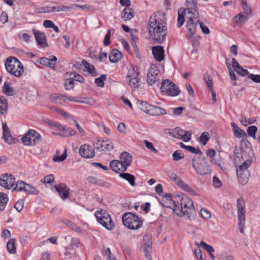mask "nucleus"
Masks as SVG:
<instances>
[{"label":"nucleus","mask_w":260,"mask_h":260,"mask_svg":"<svg viewBox=\"0 0 260 260\" xmlns=\"http://www.w3.org/2000/svg\"><path fill=\"white\" fill-rule=\"evenodd\" d=\"M167 24L166 16L163 12L154 13L149 18L148 31L151 37L159 43L165 39Z\"/></svg>","instance_id":"obj_1"},{"label":"nucleus","mask_w":260,"mask_h":260,"mask_svg":"<svg viewBox=\"0 0 260 260\" xmlns=\"http://www.w3.org/2000/svg\"><path fill=\"white\" fill-rule=\"evenodd\" d=\"M181 208L174 202L172 209L173 212L179 217L186 216L190 218L195 213V209L192 200L187 196L182 197L180 200Z\"/></svg>","instance_id":"obj_2"},{"label":"nucleus","mask_w":260,"mask_h":260,"mask_svg":"<svg viewBox=\"0 0 260 260\" xmlns=\"http://www.w3.org/2000/svg\"><path fill=\"white\" fill-rule=\"evenodd\" d=\"M5 66L7 72L15 77H20L24 71L22 63L17 58L13 56L7 58Z\"/></svg>","instance_id":"obj_3"},{"label":"nucleus","mask_w":260,"mask_h":260,"mask_svg":"<svg viewBox=\"0 0 260 260\" xmlns=\"http://www.w3.org/2000/svg\"><path fill=\"white\" fill-rule=\"evenodd\" d=\"M123 225L132 230H136L141 228L143 220L141 217L132 212L125 213L122 216Z\"/></svg>","instance_id":"obj_4"},{"label":"nucleus","mask_w":260,"mask_h":260,"mask_svg":"<svg viewBox=\"0 0 260 260\" xmlns=\"http://www.w3.org/2000/svg\"><path fill=\"white\" fill-rule=\"evenodd\" d=\"M94 215L97 221L106 229L112 231L115 228V223L112 221L110 215L104 209L96 211Z\"/></svg>","instance_id":"obj_5"},{"label":"nucleus","mask_w":260,"mask_h":260,"mask_svg":"<svg viewBox=\"0 0 260 260\" xmlns=\"http://www.w3.org/2000/svg\"><path fill=\"white\" fill-rule=\"evenodd\" d=\"M160 91L162 95L168 96H176L180 93L178 87L169 79H166L162 81Z\"/></svg>","instance_id":"obj_6"},{"label":"nucleus","mask_w":260,"mask_h":260,"mask_svg":"<svg viewBox=\"0 0 260 260\" xmlns=\"http://www.w3.org/2000/svg\"><path fill=\"white\" fill-rule=\"evenodd\" d=\"M41 139V135L33 129H29L21 138L22 143L25 146H34L39 143Z\"/></svg>","instance_id":"obj_7"},{"label":"nucleus","mask_w":260,"mask_h":260,"mask_svg":"<svg viewBox=\"0 0 260 260\" xmlns=\"http://www.w3.org/2000/svg\"><path fill=\"white\" fill-rule=\"evenodd\" d=\"M140 76L138 69L136 67H133L127 73L126 80L132 88H136L140 86Z\"/></svg>","instance_id":"obj_8"},{"label":"nucleus","mask_w":260,"mask_h":260,"mask_svg":"<svg viewBox=\"0 0 260 260\" xmlns=\"http://www.w3.org/2000/svg\"><path fill=\"white\" fill-rule=\"evenodd\" d=\"M192 165L198 174L205 175L210 174L211 172L209 165L205 160L199 157L194 158L192 161Z\"/></svg>","instance_id":"obj_9"},{"label":"nucleus","mask_w":260,"mask_h":260,"mask_svg":"<svg viewBox=\"0 0 260 260\" xmlns=\"http://www.w3.org/2000/svg\"><path fill=\"white\" fill-rule=\"evenodd\" d=\"M251 164L250 159H247L243 161L242 164L237 168V175L238 178V181L242 185H245L248 181L247 177H243L244 172L250 167Z\"/></svg>","instance_id":"obj_10"},{"label":"nucleus","mask_w":260,"mask_h":260,"mask_svg":"<svg viewBox=\"0 0 260 260\" xmlns=\"http://www.w3.org/2000/svg\"><path fill=\"white\" fill-rule=\"evenodd\" d=\"M170 134L173 137L176 139H180L184 142L189 141L191 137L190 131H185L179 127H176L172 129L170 132Z\"/></svg>","instance_id":"obj_11"},{"label":"nucleus","mask_w":260,"mask_h":260,"mask_svg":"<svg viewBox=\"0 0 260 260\" xmlns=\"http://www.w3.org/2000/svg\"><path fill=\"white\" fill-rule=\"evenodd\" d=\"M15 182V178L11 174H4L0 178V185L8 189L13 188Z\"/></svg>","instance_id":"obj_12"},{"label":"nucleus","mask_w":260,"mask_h":260,"mask_svg":"<svg viewBox=\"0 0 260 260\" xmlns=\"http://www.w3.org/2000/svg\"><path fill=\"white\" fill-rule=\"evenodd\" d=\"M32 31L37 44L42 48L48 47L49 45L45 33L35 28H33Z\"/></svg>","instance_id":"obj_13"},{"label":"nucleus","mask_w":260,"mask_h":260,"mask_svg":"<svg viewBox=\"0 0 260 260\" xmlns=\"http://www.w3.org/2000/svg\"><path fill=\"white\" fill-rule=\"evenodd\" d=\"M159 72L154 67H151L147 73V81L149 85L158 82L160 80Z\"/></svg>","instance_id":"obj_14"},{"label":"nucleus","mask_w":260,"mask_h":260,"mask_svg":"<svg viewBox=\"0 0 260 260\" xmlns=\"http://www.w3.org/2000/svg\"><path fill=\"white\" fill-rule=\"evenodd\" d=\"M152 242L148 235H145L141 246V250L145 253L146 257L148 258L152 251Z\"/></svg>","instance_id":"obj_15"},{"label":"nucleus","mask_w":260,"mask_h":260,"mask_svg":"<svg viewBox=\"0 0 260 260\" xmlns=\"http://www.w3.org/2000/svg\"><path fill=\"white\" fill-rule=\"evenodd\" d=\"M237 208L238 220L240 223L245 220V201L242 197L239 198L237 201Z\"/></svg>","instance_id":"obj_16"},{"label":"nucleus","mask_w":260,"mask_h":260,"mask_svg":"<svg viewBox=\"0 0 260 260\" xmlns=\"http://www.w3.org/2000/svg\"><path fill=\"white\" fill-rule=\"evenodd\" d=\"M54 187L63 200H66L69 197L70 189L65 183H59L55 185Z\"/></svg>","instance_id":"obj_17"},{"label":"nucleus","mask_w":260,"mask_h":260,"mask_svg":"<svg viewBox=\"0 0 260 260\" xmlns=\"http://www.w3.org/2000/svg\"><path fill=\"white\" fill-rule=\"evenodd\" d=\"M95 147L100 151H110L113 149V145L112 142L109 140H98Z\"/></svg>","instance_id":"obj_18"},{"label":"nucleus","mask_w":260,"mask_h":260,"mask_svg":"<svg viewBox=\"0 0 260 260\" xmlns=\"http://www.w3.org/2000/svg\"><path fill=\"white\" fill-rule=\"evenodd\" d=\"M79 153L83 157L92 158L95 155L93 148L89 145H82L79 149Z\"/></svg>","instance_id":"obj_19"},{"label":"nucleus","mask_w":260,"mask_h":260,"mask_svg":"<svg viewBox=\"0 0 260 260\" xmlns=\"http://www.w3.org/2000/svg\"><path fill=\"white\" fill-rule=\"evenodd\" d=\"M110 168L113 171L117 173H123L127 169L122 162L120 161L119 159L111 161Z\"/></svg>","instance_id":"obj_20"},{"label":"nucleus","mask_w":260,"mask_h":260,"mask_svg":"<svg viewBox=\"0 0 260 260\" xmlns=\"http://www.w3.org/2000/svg\"><path fill=\"white\" fill-rule=\"evenodd\" d=\"M184 14L188 21H196L199 22V13L196 8L190 9L186 8L183 11Z\"/></svg>","instance_id":"obj_21"},{"label":"nucleus","mask_w":260,"mask_h":260,"mask_svg":"<svg viewBox=\"0 0 260 260\" xmlns=\"http://www.w3.org/2000/svg\"><path fill=\"white\" fill-rule=\"evenodd\" d=\"M152 54L157 61H161L165 58V51L162 46H157L152 47Z\"/></svg>","instance_id":"obj_22"},{"label":"nucleus","mask_w":260,"mask_h":260,"mask_svg":"<svg viewBox=\"0 0 260 260\" xmlns=\"http://www.w3.org/2000/svg\"><path fill=\"white\" fill-rule=\"evenodd\" d=\"M56 60V57L55 56L52 55L49 58L45 57H40L38 60V62L42 65L53 69L55 67Z\"/></svg>","instance_id":"obj_23"},{"label":"nucleus","mask_w":260,"mask_h":260,"mask_svg":"<svg viewBox=\"0 0 260 260\" xmlns=\"http://www.w3.org/2000/svg\"><path fill=\"white\" fill-rule=\"evenodd\" d=\"M68 99L67 94L52 93L50 95V99L51 101L54 103L58 105H63L66 102Z\"/></svg>","instance_id":"obj_24"},{"label":"nucleus","mask_w":260,"mask_h":260,"mask_svg":"<svg viewBox=\"0 0 260 260\" xmlns=\"http://www.w3.org/2000/svg\"><path fill=\"white\" fill-rule=\"evenodd\" d=\"M2 127L3 130V138L4 139V141L9 144L14 143V138L11 134L10 131L7 123L6 122H3L2 124Z\"/></svg>","instance_id":"obj_25"},{"label":"nucleus","mask_w":260,"mask_h":260,"mask_svg":"<svg viewBox=\"0 0 260 260\" xmlns=\"http://www.w3.org/2000/svg\"><path fill=\"white\" fill-rule=\"evenodd\" d=\"M170 178L171 180L174 181L179 187H180L184 190L187 192H190L192 190L191 188L188 185L186 184L184 181H183L176 175H172Z\"/></svg>","instance_id":"obj_26"},{"label":"nucleus","mask_w":260,"mask_h":260,"mask_svg":"<svg viewBox=\"0 0 260 260\" xmlns=\"http://www.w3.org/2000/svg\"><path fill=\"white\" fill-rule=\"evenodd\" d=\"M132 158V155L130 153L123 151L120 154L119 159L127 168L131 164Z\"/></svg>","instance_id":"obj_27"},{"label":"nucleus","mask_w":260,"mask_h":260,"mask_svg":"<svg viewBox=\"0 0 260 260\" xmlns=\"http://www.w3.org/2000/svg\"><path fill=\"white\" fill-rule=\"evenodd\" d=\"M166 113L167 112L164 109L151 105L147 114L151 116H159L165 115Z\"/></svg>","instance_id":"obj_28"},{"label":"nucleus","mask_w":260,"mask_h":260,"mask_svg":"<svg viewBox=\"0 0 260 260\" xmlns=\"http://www.w3.org/2000/svg\"><path fill=\"white\" fill-rule=\"evenodd\" d=\"M231 125L232 127L234 135L236 138L240 139L246 137L247 135L245 131L240 128L235 122H231Z\"/></svg>","instance_id":"obj_29"},{"label":"nucleus","mask_w":260,"mask_h":260,"mask_svg":"<svg viewBox=\"0 0 260 260\" xmlns=\"http://www.w3.org/2000/svg\"><path fill=\"white\" fill-rule=\"evenodd\" d=\"M186 38L190 42V43L192 46V51L195 53H197L198 52V48L200 44V40L201 39V37L199 36H191Z\"/></svg>","instance_id":"obj_30"},{"label":"nucleus","mask_w":260,"mask_h":260,"mask_svg":"<svg viewBox=\"0 0 260 260\" xmlns=\"http://www.w3.org/2000/svg\"><path fill=\"white\" fill-rule=\"evenodd\" d=\"M199 22H196V21H187L186 23V29H187V34L186 35V37H189L191 36H193L195 34L197 28V25Z\"/></svg>","instance_id":"obj_31"},{"label":"nucleus","mask_w":260,"mask_h":260,"mask_svg":"<svg viewBox=\"0 0 260 260\" xmlns=\"http://www.w3.org/2000/svg\"><path fill=\"white\" fill-rule=\"evenodd\" d=\"M50 109L56 114L62 116L66 119H73V116L69 113L64 111L63 109L58 108L54 106L50 107Z\"/></svg>","instance_id":"obj_32"},{"label":"nucleus","mask_w":260,"mask_h":260,"mask_svg":"<svg viewBox=\"0 0 260 260\" xmlns=\"http://www.w3.org/2000/svg\"><path fill=\"white\" fill-rule=\"evenodd\" d=\"M248 19V17L244 15L242 12H240L237 16L234 17L233 22L239 26H242Z\"/></svg>","instance_id":"obj_33"},{"label":"nucleus","mask_w":260,"mask_h":260,"mask_svg":"<svg viewBox=\"0 0 260 260\" xmlns=\"http://www.w3.org/2000/svg\"><path fill=\"white\" fill-rule=\"evenodd\" d=\"M122 54L117 49H113L109 56V60L111 62H117L121 58Z\"/></svg>","instance_id":"obj_34"},{"label":"nucleus","mask_w":260,"mask_h":260,"mask_svg":"<svg viewBox=\"0 0 260 260\" xmlns=\"http://www.w3.org/2000/svg\"><path fill=\"white\" fill-rule=\"evenodd\" d=\"M119 177L126 180L131 186H134L135 185L136 178L133 175L123 172L120 173Z\"/></svg>","instance_id":"obj_35"},{"label":"nucleus","mask_w":260,"mask_h":260,"mask_svg":"<svg viewBox=\"0 0 260 260\" xmlns=\"http://www.w3.org/2000/svg\"><path fill=\"white\" fill-rule=\"evenodd\" d=\"M82 65L84 67V70L87 71L89 74H91L93 76H96L97 74L94 66L85 60H83Z\"/></svg>","instance_id":"obj_36"},{"label":"nucleus","mask_w":260,"mask_h":260,"mask_svg":"<svg viewBox=\"0 0 260 260\" xmlns=\"http://www.w3.org/2000/svg\"><path fill=\"white\" fill-rule=\"evenodd\" d=\"M121 18L124 21H128L133 17V9L131 8H124L121 14Z\"/></svg>","instance_id":"obj_37"},{"label":"nucleus","mask_w":260,"mask_h":260,"mask_svg":"<svg viewBox=\"0 0 260 260\" xmlns=\"http://www.w3.org/2000/svg\"><path fill=\"white\" fill-rule=\"evenodd\" d=\"M8 109L7 100L4 96H0V113L6 114Z\"/></svg>","instance_id":"obj_38"},{"label":"nucleus","mask_w":260,"mask_h":260,"mask_svg":"<svg viewBox=\"0 0 260 260\" xmlns=\"http://www.w3.org/2000/svg\"><path fill=\"white\" fill-rule=\"evenodd\" d=\"M89 182L99 186H106L107 182L104 180L93 176H89L87 178Z\"/></svg>","instance_id":"obj_39"},{"label":"nucleus","mask_w":260,"mask_h":260,"mask_svg":"<svg viewBox=\"0 0 260 260\" xmlns=\"http://www.w3.org/2000/svg\"><path fill=\"white\" fill-rule=\"evenodd\" d=\"M3 91L7 96H13L14 95V89L10 86L8 82H5L3 86Z\"/></svg>","instance_id":"obj_40"},{"label":"nucleus","mask_w":260,"mask_h":260,"mask_svg":"<svg viewBox=\"0 0 260 260\" xmlns=\"http://www.w3.org/2000/svg\"><path fill=\"white\" fill-rule=\"evenodd\" d=\"M7 248L10 253L14 254L16 252V241L14 239H11L7 242Z\"/></svg>","instance_id":"obj_41"},{"label":"nucleus","mask_w":260,"mask_h":260,"mask_svg":"<svg viewBox=\"0 0 260 260\" xmlns=\"http://www.w3.org/2000/svg\"><path fill=\"white\" fill-rule=\"evenodd\" d=\"M8 200V196L6 193L0 192V211L5 209Z\"/></svg>","instance_id":"obj_42"},{"label":"nucleus","mask_w":260,"mask_h":260,"mask_svg":"<svg viewBox=\"0 0 260 260\" xmlns=\"http://www.w3.org/2000/svg\"><path fill=\"white\" fill-rule=\"evenodd\" d=\"M26 185L27 184L22 181H18L16 183H15V186L13 188V190L24 192Z\"/></svg>","instance_id":"obj_43"},{"label":"nucleus","mask_w":260,"mask_h":260,"mask_svg":"<svg viewBox=\"0 0 260 260\" xmlns=\"http://www.w3.org/2000/svg\"><path fill=\"white\" fill-rule=\"evenodd\" d=\"M256 119L255 118H246V117L243 115L240 117V121L241 124L245 126L254 123Z\"/></svg>","instance_id":"obj_44"},{"label":"nucleus","mask_w":260,"mask_h":260,"mask_svg":"<svg viewBox=\"0 0 260 260\" xmlns=\"http://www.w3.org/2000/svg\"><path fill=\"white\" fill-rule=\"evenodd\" d=\"M241 6L245 13L244 15L248 17L251 15L252 11L251 8L247 5L246 0H242L241 2Z\"/></svg>","instance_id":"obj_45"},{"label":"nucleus","mask_w":260,"mask_h":260,"mask_svg":"<svg viewBox=\"0 0 260 260\" xmlns=\"http://www.w3.org/2000/svg\"><path fill=\"white\" fill-rule=\"evenodd\" d=\"M184 14L183 11L179 10L178 12L177 27H180L184 23Z\"/></svg>","instance_id":"obj_46"},{"label":"nucleus","mask_w":260,"mask_h":260,"mask_svg":"<svg viewBox=\"0 0 260 260\" xmlns=\"http://www.w3.org/2000/svg\"><path fill=\"white\" fill-rule=\"evenodd\" d=\"M67 157V149H64L63 154L61 155H58V152L57 151L53 158V160L55 162H60L64 160Z\"/></svg>","instance_id":"obj_47"},{"label":"nucleus","mask_w":260,"mask_h":260,"mask_svg":"<svg viewBox=\"0 0 260 260\" xmlns=\"http://www.w3.org/2000/svg\"><path fill=\"white\" fill-rule=\"evenodd\" d=\"M151 105L146 102L142 101L139 104V108L144 112L148 114Z\"/></svg>","instance_id":"obj_48"},{"label":"nucleus","mask_w":260,"mask_h":260,"mask_svg":"<svg viewBox=\"0 0 260 260\" xmlns=\"http://www.w3.org/2000/svg\"><path fill=\"white\" fill-rule=\"evenodd\" d=\"M106 75H102L100 77L95 79V83L99 87H103L104 86V81L106 80Z\"/></svg>","instance_id":"obj_49"},{"label":"nucleus","mask_w":260,"mask_h":260,"mask_svg":"<svg viewBox=\"0 0 260 260\" xmlns=\"http://www.w3.org/2000/svg\"><path fill=\"white\" fill-rule=\"evenodd\" d=\"M24 192L31 194H38L39 193L38 190L29 184H27L25 186Z\"/></svg>","instance_id":"obj_50"},{"label":"nucleus","mask_w":260,"mask_h":260,"mask_svg":"<svg viewBox=\"0 0 260 260\" xmlns=\"http://www.w3.org/2000/svg\"><path fill=\"white\" fill-rule=\"evenodd\" d=\"M53 12H64L71 9V7L67 6H57L52 7Z\"/></svg>","instance_id":"obj_51"},{"label":"nucleus","mask_w":260,"mask_h":260,"mask_svg":"<svg viewBox=\"0 0 260 260\" xmlns=\"http://www.w3.org/2000/svg\"><path fill=\"white\" fill-rule=\"evenodd\" d=\"M257 128L255 126H250L248 127L247 132L249 136L255 139V134L257 132Z\"/></svg>","instance_id":"obj_52"},{"label":"nucleus","mask_w":260,"mask_h":260,"mask_svg":"<svg viewBox=\"0 0 260 260\" xmlns=\"http://www.w3.org/2000/svg\"><path fill=\"white\" fill-rule=\"evenodd\" d=\"M210 139V136L208 132H204L202 134L200 138V142L203 145H206Z\"/></svg>","instance_id":"obj_53"},{"label":"nucleus","mask_w":260,"mask_h":260,"mask_svg":"<svg viewBox=\"0 0 260 260\" xmlns=\"http://www.w3.org/2000/svg\"><path fill=\"white\" fill-rule=\"evenodd\" d=\"M64 88L66 90H70L74 87V81L73 79L70 78L64 82Z\"/></svg>","instance_id":"obj_54"},{"label":"nucleus","mask_w":260,"mask_h":260,"mask_svg":"<svg viewBox=\"0 0 260 260\" xmlns=\"http://www.w3.org/2000/svg\"><path fill=\"white\" fill-rule=\"evenodd\" d=\"M200 245L206 250L208 253H213L214 251V248L211 245L203 241H201Z\"/></svg>","instance_id":"obj_55"},{"label":"nucleus","mask_w":260,"mask_h":260,"mask_svg":"<svg viewBox=\"0 0 260 260\" xmlns=\"http://www.w3.org/2000/svg\"><path fill=\"white\" fill-rule=\"evenodd\" d=\"M144 143L146 146V147L149 149V150H150L151 152H152L153 153H155V154H156L158 153V151L157 149H156L154 146H153V144L150 142H149L147 140H144Z\"/></svg>","instance_id":"obj_56"},{"label":"nucleus","mask_w":260,"mask_h":260,"mask_svg":"<svg viewBox=\"0 0 260 260\" xmlns=\"http://www.w3.org/2000/svg\"><path fill=\"white\" fill-rule=\"evenodd\" d=\"M41 181L45 184L51 185V183L54 181V177L53 175H47L41 180Z\"/></svg>","instance_id":"obj_57"},{"label":"nucleus","mask_w":260,"mask_h":260,"mask_svg":"<svg viewBox=\"0 0 260 260\" xmlns=\"http://www.w3.org/2000/svg\"><path fill=\"white\" fill-rule=\"evenodd\" d=\"M194 253L196 257V258L198 260H205V257L203 256L202 254V252L201 251V250L199 248V247L198 246V247L194 249Z\"/></svg>","instance_id":"obj_58"},{"label":"nucleus","mask_w":260,"mask_h":260,"mask_svg":"<svg viewBox=\"0 0 260 260\" xmlns=\"http://www.w3.org/2000/svg\"><path fill=\"white\" fill-rule=\"evenodd\" d=\"M104 255L106 257V260H116L112 255L110 248H107L104 250Z\"/></svg>","instance_id":"obj_59"},{"label":"nucleus","mask_w":260,"mask_h":260,"mask_svg":"<svg viewBox=\"0 0 260 260\" xmlns=\"http://www.w3.org/2000/svg\"><path fill=\"white\" fill-rule=\"evenodd\" d=\"M111 30L114 31V29L113 28H112L111 29L108 30L107 31V33H106L105 38L104 39L103 44H104V46H108L110 43V39Z\"/></svg>","instance_id":"obj_60"},{"label":"nucleus","mask_w":260,"mask_h":260,"mask_svg":"<svg viewBox=\"0 0 260 260\" xmlns=\"http://www.w3.org/2000/svg\"><path fill=\"white\" fill-rule=\"evenodd\" d=\"M172 156L173 160L175 161H178L184 157V155L179 150L175 151Z\"/></svg>","instance_id":"obj_61"},{"label":"nucleus","mask_w":260,"mask_h":260,"mask_svg":"<svg viewBox=\"0 0 260 260\" xmlns=\"http://www.w3.org/2000/svg\"><path fill=\"white\" fill-rule=\"evenodd\" d=\"M240 76L244 77L246 75H249L248 71L244 69L241 66L239 67L237 69L235 70Z\"/></svg>","instance_id":"obj_62"},{"label":"nucleus","mask_w":260,"mask_h":260,"mask_svg":"<svg viewBox=\"0 0 260 260\" xmlns=\"http://www.w3.org/2000/svg\"><path fill=\"white\" fill-rule=\"evenodd\" d=\"M117 130L121 134L125 135L126 134V127L125 124L123 122L119 123L117 125Z\"/></svg>","instance_id":"obj_63"},{"label":"nucleus","mask_w":260,"mask_h":260,"mask_svg":"<svg viewBox=\"0 0 260 260\" xmlns=\"http://www.w3.org/2000/svg\"><path fill=\"white\" fill-rule=\"evenodd\" d=\"M248 78L254 82L260 83V75L250 74L248 75Z\"/></svg>","instance_id":"obj_64"}]
</instances>
